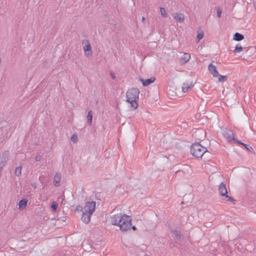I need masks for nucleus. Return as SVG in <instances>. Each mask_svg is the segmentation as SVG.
I'll return each mask as SVG.
<instances>
[{
  "label": "nucleus",
  "mask_w": 256,
  "mask_h": 256,
  "mask_svg": "<svg viewBox=\"0 0 256 256\" xmlns=\"http://www.w3.org/2000/svg\"><path fill=\"white\" fill-rule=\"evenodd\" d=\"M110 224L118 227L122 232H127L130 229L132 225L131 216L122 213L112 215L110 218Z\"/></svg>",
  "instance_id": "f257e3e1"
},
{
  "label": "nucleus",
  "mask_w": 256,
  "mask_h": 256,
  "mask_svg": "<svg viewBox=\"0 0 256 256\" xmlns=\"http://www.w3.org/2000/svg\"><path fill=\"white\" fill-rule=\"evenodd\" d=\"M96 202H88L85 204L84 206L82 208L80 206H77L76 211H82V220L83 222L87 224L90 222V217L96 208Z\"/></svg>",
  "instance_id": "f03ea898"
},
{
  "label": "nucleus",
  "mask_w": 256,
  "mask_h": 256,
  "mask_svg": "<svg viewBox=\"0 0 256 256\" xmlns=\"http://www.w3.org/2000/svg\"><path fill=\"white\" fill-rule=\"evenodd\" d=\"M140 92L138 88L129 89L126 94V102L128 104V108L131 111L136 110L138 107V100Z\"/></svg>",
  "instance_id": "7ed1b4c3"
},
{
  "label": "nucleus",
  "mask_w": 256,
  "mask_h": 256,
  "mask_svg": "<svg viewBox=\"0 0 256 256\" xmlns=\"http://www.w3.org/2000/svg\"><path fill=\"white\" fill-rule=\"evenodd\" d=\"M190 152L192 155L196 158H201L206 152V148L198 143L192 144Z\"/></svg>",
  "instance_id": "20e7f679"
},
{
  "label": "nucleus",
  "mask_w": 256,
  "mask_h": 256,
  "mask_svg": "<svg viewBox=\"0 0 256 256\" xmlns=\"http://www.w3.org/2000/svg\"><path fill=\"white\" fill-rule=\"evenodd\" d=\"M218 190L220 196H225L227 201L232 202L234 200L230 196L227 194L228 192L224 184L223 183L220 184L219 186Z\"/></svg>",
  "instance_id": "39448f33"
},
{
  "label": "nucleus",
  "mask_w": 256,
  "mask_h": 256,
  "mask_svg": "<svg viewBox=\"0 0 256 256\" xmlns=\"http://www.w3.org/2000/svg\"><path fill=\"white\" fill-rule=\"evenodd\" d=\"M82 44H84V50L85 56L88 58L92 56V50L90 43L88 41H86L83 42Z\"/></svg>",
  "instance_id": "423d86ee"
},
{
  "label": "nucleus",
  "mask_w": 256,
  "mask_h": 256,
  "mask_svg": "<svg viewBox=\"0 0 256 256\" xmlns=\"http://www.w3.org/2000/svg\"><path fill=\"white\" fill-rule=\"evenodd\" d=\"M223 135L226 139V140L230 142L232 140H236L234 138V134L233 132L229 130H224Z\"/></svg>",
  "instance_id": "0eeeda50"
},
{
  "label": "nucleus",
  "mask_w": 256,
  "mask_h": 256,
  "mask_svg": "<svg viewBox=\"0 0 256 256\" xmlns=\"http://www.w3.org/2000/svg\"><path fill=\"white\" fill-rule=\"evenodd\" d=\"M208 70L210 73L212 75L213 77H218L219 74L216 70L215 66L212 64H210L208 66Z\"/></svg>",
  "instance_id": "6e6552de"
},
{
  "label": "nucleus",
  "mask_w": 256,
  "mask_h": 256,
  "mask_svg": "<svg viewBox=\"0 0 256 256\" xmlns=\"http://www.w3.org/2000/svg\"><path fill=\"white\" fill-rule=\"evenodd\" d=\"M190 59V55L188 53H184L180 59L179 62L180 64H184L188 62Z\"/></svg>",
  "instance_id": "1a4fd4ad"
},
{
  "label": "nucleus",
  "mask_w": 256,
  "mask_h": 256,
  "mask_svg": "<svg viewBox=\"0 0 256 256\" xmlns=\"http://www.w3.org/2000/svg\"><path fill=\"white\" fill-rule=\"evenodd\" d=\"M155 80V78L152 77L149 79L148 80H144L142 78L140 79V81L142 82V85L144 86H147L149 85H150L151 84L154 82Z\"/></svg>",
  "instance_id": "9d476101"
},
{
  "label": "nucleus",
  "mask_w": 256,
  "mask_h": 256,
  "mask_svg": "<svg viewBox=\"0 0 256 256\" xmlns=\"http://www.w3.org/2000/svg\"><path fill=\"white\" fill-rule=\"evenodd\" d=\"M193 87L192 83H184L182 86V91L183 92H186L189 90Z\"/></svg>",
  "instance_id": "9b49d317"
},
{
  "label": "nucleus",
  "mask_w": 256,
  "mask_h": 256,
  "mask_svg": "<svg viewBox=\"0 0 256 256\" xmlns=\"http://www.w3.org/2000/svg\"><path fill=\"white\" fill-rule=\"evenodd\" d=\"M61 180V176L59 174H56L54 176V183L55 186H58L60 185Z\"/></svg>",
  "instance_id": "f8f14e48"
},
{
  "label": "nucleus",
  "mask_w": 256,
  "mask_h": 256,
  "mask_svg": "<svg viewBox=\"0 0 256 256\" xmlns=\"http://www.w3.org/2000/svg\"><path fill=\"white\" fill-rule=\"evenodd\" d=\"M174 18L178 22H182L184 20V15L182 14H176L174 15Z\"/></svg>",
  "instance_id": "ddd939ff"
},
{
  "label": "nucleus",
  "mask_w": 256,
  "mask_h": 256,
  "mask_svg": "<svg viewBox=\"0 0 256 256\" xmlns=\"http://www.w3.org/2000/svg\"><path fill=\"white\" fill-rule=\"evenodd\" d=\"M28 201L26 199H22L18 203V208L20 210H24L26 206Z\"/></svg>",
  "instance_id": "4468645a"
},
{
  "label": "nucleus",
  "mask_w": 256,
  "mask_h": 256,
  "mask_svg": "<svg viewBox=\"0 0 256 256\" xmlns=\"http://www.w3.org/2000/svg\"><path fill=\"white\" fill-rule=\"evenodd\" d=\"M244 38V36L242 34L236 32L234 36L233 40L236 41H240Z\"/></svg>",
  "instance_id": "2eb2a0df"
},
{
  "label": "nucleus",
  "mask_w": 256,
  "mask_h": 256,
  "mask_svg": "<svg viewBox=\"0 0 256 256\" xmlns=\"http://www.w3.org/2000/svg\"><path fill=\"white\" fill-rule=\"evenodd\" d=\"M243 50V47L240 44H236L235 46L234 50L235 53H238L242 52Z\"/></svg>",
  "instance_id": "dca6fc26"
},
{
  "label": "nucleus",
  "mask_w": 256,
  "mask_h": 256,
  "mask_svg": "<svg viewBox=\"0 0 256 256\" xmlns=\"http://www.w3.org/2000/svg\"><path fill=\"white\" fill-rule=\"evenodd\" d=\"M218 78V80L220 82H224L227 80V77L225 76H222L219 74V76L217 77Z\"/></svg>",
  "instance_id": "f3484780"
},
{
  "label": "nucleus",
  "mask_w": 256,
  "mask_h": 256,
  "mask_svg": "<svg viewBox=\"0 0 256 256\" xmlns=\"http://www.w3.org/2000/svg\"><path fill=\"white\" fill-rule=\"evenodd\" d=\"M88 120L90 124H92V112L91 110L89 111L87 116Z\"/></svg>",
  "instance_id": "a211bd4d"
},
{
  "label": "nucleus",
  "mask_w": 256,
  "mask_h": 256,
  "mask_svg": "<svg viewBox=\"0 0 256 256\" xmlns=\"http://www.w3.org/2000/svg\"><path fill=\"white\" fill-rule=\"evenodd\" d=\"M160 12L161 13V14L164 17L166 18L167 16V13L166 12V10L164 8H160Z\"/></svg>",
  "instance_id": "6ab92c4d"
},
{
  "label": "nucleus",
  "mask_w": 256,
  "mask_h": 256,
  "mask_svg": "<svg viewBox=\"0 0 256 256\" xmlns=\"http://www.w3.org/2000/svg\"><path fill=\"white\" fill-rule=\"evenodd\" d=\"M22 168L18 167L16 168L15 174L16 176H19L21 174Z\"/></svg>",
  "instance_id": "aec40b11"
},
{
  "label": "nucleus",
  "mask_w": 256,
  "mask_h": 256,
  "mask_svg": "<svg viewBox=\"0 0 256 256\" xmlns=\"http://www.w3.org/2000/svg\"><path fill=\"white\" fill-rule=\"evenodd\" d=\"M51 208L54 210H56L58 208V204L56 203V202H53L51 204Z\"/></svg>",
  "instance_id": "412c9836"
},
{
  "label": "nucleus",
  "mask_w": 256,
  "mask_h": 256,
  "mask_svg": "<svg viewBox=\"0 0 256 256\" xmlns=\"http://www.w3.org/2000/svg\"><path fill=\"white\" fill-rule=\"evenodd\" d=\"M203 37H204V34H203V32H199V33H198V34L197 35V37H196L197 39L198 40V42L200 40L202 39L203 38Z\"/></svg>",
  "instance_id": "4be33fe9"
},
{
  "label": "nucleus",
  "mask_w": 256,
  "mask_h": 256,
  "mask_svg": "<svg viewBox=\"0 0 256 256\" xmlns=\"http://www.w3.org/2000/svg\"><path fill=\"white\" fill-rule=\"evenodd\" d=\"M71 140L74 142H76L78 140V137L76 135L74 134L71 137Z\"/></svg>",
  "instance_id": "5701e85b"
},
{
  "label": "nucleus",
  "mask_w": 256,
  "mask_h": 256,
  "mask_svg": "<svg viewBox=\"0 0 256 256\" xmlns=\"http://www.w3.org/2000/svg\"><path fill=\"white\" fill-rule=\"evenodd\" d=\"M216 14L218 17L220 18L222 14V11L220 9L218 8L216 10Z\"/></svg>",
  "instance_id": "b1692460"
},
{
  "label": "nucleus",
  "mask_w": 256,
  "mask_h": 256,
  "mask_svg": "<svg viewBox=\"0 0 256 256\" xmlns=\"http://www.w3.org/2000/svg\"><path fill=\"white\" fill-rule=\"evenodd\" d=\"M236 142H238V143H239V144H243L244 146H245L247 149H248V146H247L246 144H244V143L240 142H239V141H236Z\"/></svg>",
  "instance_id": "393cba45"
},
{
  "label": "nucleus",
  "mask_w": 256,
  "mask_h": 256,
  "mask_svg": "<svg viewBox=\"0 0 256 256\" xmlns=\"http://www.w3.org/2000/svg\"><path fill=\"white\" fill-rule=\"evenodd\" d=\"M132 228V230H136V227L135 226H131V228Z\"/></svg>",
  "instance_id": "a878e982"
},
{
  "label": "nucleus",
  "mask_w": 256,
  "mask_h": 256,
  "mask_svg": "<svg viewBox=\"0 0 256 256\" xmlns=\"http://www.w3.org/2000/svg\"><path fill=\"white\" fill-rule=\"evenodd\" d=\"M110 76L112 78V79H114L115 78V76H114V74L112 73H111L110 74Z\"/></svg>",
  "instance_id": "bb28decb"
},
{
  "label": "nucleus",
  "mask_w": 256,
  "mask_h": 256,
  "mask_svg": "<svg viewBox=\"0 0 256 256\" xmlns=\"http://www.w3.org/2000/svg\"><path fill=\"white\" fill-rule=\"evenodd\" d=\"M145 20H146V19H145L144 17H142V21L144 22H145Z\"/></svg>",
  "instance_id": "cd10ccee"
},
{
  "label": "nucleus",
  "mask_w": 256,
  "mask_h": 256,
  "mask_svg": "<svg viewBox=\"0 0 256 256\" xmlns=\"http://www.w3.org/2000/svg\"><path fill=\"white\" fill-rule=\"evenodd\" d=\"M144 256H148V254H145V255H144Z\"/></svg>",
  "instance_id": "c85d7f7f"
}]
</instances>
